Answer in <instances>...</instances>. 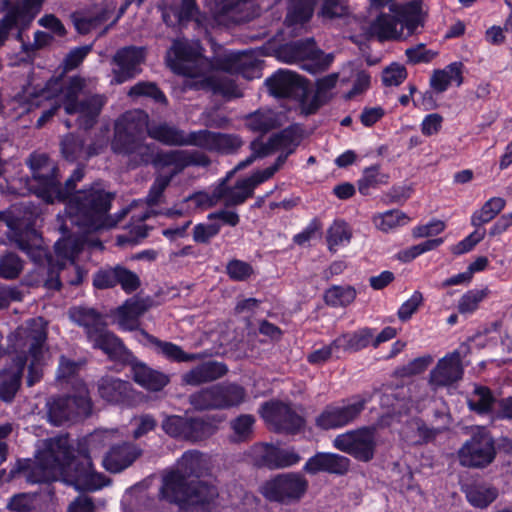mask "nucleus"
<instances>
[{
    "label": "nucleus",
    "mask_w": 512,
    "mask_h": 512,
    "mask_svg": "<svg viewBox=\"0 0 512 512\" xmlns=\"http://www.w3.org/2000/svg\"><path fill=\"white\" fill-rule=\"evenodd\" d=\"M107 432H95L86 441V448H79L81 459L73 455V448L67 435L44 441L36 461L18 460L10 470L7 481L25 473L33 483H47L62 476L64 481L78 490L95 491L105 486L106 477L94 470L91 457L108 444Z\"/></svg>",
    "instance_id": "f257e3e1"
},
{
    "label": "nucleus",
    "mask_w": 512,
    "mask_h": 512,
    "mask_svg": "<svg viewBox=\"0 0 512 512\" xmlns=\"http://www.w3.org/2000/svg\"><path fill=\"white\" fill-rule=\"evenodd\" d=\"M148 114L135 109L123 113L114 124L111 150L127 158L129 168L149 164L153 159V149L146 140Z\"/></svg>",
    "instance_id": "f03ea898"
},
{
    "label": "nucleus",
    "mask_w": 512,
    "mask_h": 512,
    "mask_svg": "<svg viewBox=\"0 0 512 512\" xmlns=\"http://www.w3.org/2000/svg\"><path fill=\"white\" fill-rule=\"evenodd\" d=\"M114 198V193L106 191L101 183L95 182L66 199V216L73 225L86 230L94 231L110 226L108 212Z\"/></svg>",
    "instance_id": "7ed1b4c3"
},
{
    "label": "nucleus",
    "mask_w": 512,
    "mask_h": 512,
    "mask_svg": "<svg viewBox=\"0 0 512 512\" xmlns=\"http://www.w3.org/2000/svg\"><path fill=\"white\" fill-rule=\"evenodd\" d=\"M161 494L170 503L178 504L179 512H212L218 490L202 481L188 483L182 472L172 471L163 479Z\"/></svg>",
    "instance_id": "20e7f679"
},
{
    "label": "nucleus",
    "mask_w": 512,
    "mask_h": 512,
    "mask_svg": "<svg viewBox=\"0 0 512 512\" xmlns=\"http://www.w3.org/2000/svg\"><path fill=\"white\" fill-rule=\"evenodd\" d=\"M14 349L17 354H24L31 357L28 365L26 384L32 387L43 377L41 359L43 356V345L47 340V332L40 320L32 319L27 327L16 331Z\"/></svg>",
    "instance_id": "39448f33"
},
{
    "label": "nucleus",
    "mask_w": 512,
    "mask_h": 512,
    "mask_svg": "<svg viewBox=\"0 0 512 512\" xmlns=\"http://www.w3.org/2000/svg\"><path fill=\"white\" fill-rule=\"evenodd\" d=\"M82 88L83 82L80 78H71L68 85L61 90V105L67 114H78L77 125L79 128L89 130L96 124L105 104V98L101 95H92L79 101L78 95Z\"/></svg>",
    "instance_id": "423d86ee"
},
{
    "label": "nucleus",
    "mask_w": 512,
    "mask_h": 512,
    "mask_svg": "<svg viewBox=\"0 0 512 512\" xmlns=\"http://www.w3.org/2000/svg\"><path fill=\"white\" fill-rule=\"evenodd\" d=\"M245 396L246 391L241 385L222 382L192 393L188 401L198 411L224 410L239 406Z\"/></svg>",
    "instance_id": "0eeeda50"
},
{
    "label": "nucleus",
    "mask_w": 512,
    "mask_h": 512,
    "mask_svg": "<svg viewBox=\"0 0 512 512\" xmlns=\"http://www.w3.org/2000/svg\"><path fill=\"white\" fill-rule=\"evenodd\" d=\"M309 487L308 480L298 472L278 474L265 481L261 494L270 502L289 505L300 501Z\"/></svg>",
    "instance_id": "6e6552de"
},
{
    "label": "nucleus",
    "mask_w": 512,
    "mask_h": 512,
    "mask_svg": "<svg viewBox=\"0 0 512 512\" xmlns=\"http://www.w3.org/2000/svg\"><path fill=\"white\" fill-rule=\"evenodd\" d=\"M495 440L485 427H477L458 450L459 463L468 468H486L496 458Z\"/></svg>",
    "instance_id": "1a4fd4ad"
},
{
    "label": "nucleus",
    "mask_w": 512,
    "mask_h": 512,
    "mask_svg": "<svg viewBox=\"0 0 512 512\" xmlns=\"http://www.w3.org/2000/svg\"><path fill=\"white\" fill-rule=\"evenodd\" d=\"M92 401L87 393L51 397L47 400V418L54 426L77 422L90 416Z\"/></svg>",
    "instance_id": "9d476101"
},
{
    "label": "nucleus",
    "mask_w": 512,
    "mask_h": 512,
    "mask_svg": "<svg viewBox=\"0 0 512 512\" xmlns=\"http://www.w3.org/2000/svg\"><path fill=\"white\" fill-rule=\"evenodd\" d=\"M376 428L365 426L337 435L333 446L361 462L374 458L376 450Z\"/></svg>",
    "instance_id": "9b49d317"
},
{
    "label": "nucleus",
    "mask_w": 512,
    "mask_h": 512,
    "mask_svg": "<svg viewBox=\"0 0 512 512\" xmlns=\"http://www.w3.org/2000/svg\"><path fill=\"white\" fill-rule=\"evenodd\" d=\"M43 0H22L20 3L11 4L10 0H3V6L7 9L0 19V48L9 38L10 32L16 26L21 25V30L27 29L36 14L40 11Z\"/></svg>",
    "instance_id": "f8f14e48"
},
{
    "label": "nucleus",
    "mask_w": 512,
    "mask_h": 512,
    "mask_svg": "<svg viewBox=\"0 0 512 512\" xmlns=\"http://www.w3.org/2000/svg\"><path fill=\"white\" fill-rule=\"evenodd\" d=\"M262 417L276 432L298 433L305 425V419L289 404L272 401L262 405Z\"/></svg>",
    "instance_id": "ddd939ff"
},
{
    "label": "nucleus",
    "mask_w": 512,
    "mask_h": 512,
    "mask_svg": "<svg viewBox=\"0 0 512 512\" xmlns=\"http://www.w3.org/2000/svg\"><path fill=\"white\" fill-rule=\"evenodd\" d=\"M365 405V399L344 406L329 404L315 418V426L323 431L347 426L360 416Z\"/></svg>",
    "instance_id": "4468645a"
},
{
    "label": "nucleus",
    "mask_w": 512,
    "mask_h": 512,
    "mask_svg": "<svg viewBox=\"0 0 512 512\" xmlns=\"http://www.w3.org/2000/svg\"><path fill=\"white\" fill-rule=\"evenodd\" d=\"M146 59V49L137 46H125L116 51L112 58L115 65L114 79L121 84L138 76L142 72L141 65Z\"/></svg>",
    "instance_id": "2eb2a0df"
},
{
    "label": "nucleus",
    "mask_w": 512,
    "mask_h": 512,
    "mask_svg": "<svg viewBox=\"0 0 512 512\" xmlns=\"http://www.w3.org/2000/svg\"><path fill=\"white\" fill-rule=\"evenodd\" d=\"M464 367L459 351L455 350L439 359L430 371L428 383L432 390L450 387L462 380Z\"/></svg>",
    "instance_id": "dca6fc26"
},
{
    "label": "nucleus",
    "mask_w": 512,
    "mask_h": 512,
    "mask_svg": "<svg viewBox=\"0 0 512 512\" xmlns=\"http://www.w3.org/2000/svg\"><path fill=\"white\" fill-rule=\"evenodd\" d=\"M288 50L291 54L289 61L305 60L306 62L303 63L302 68L311 74L327 70L333 61V56L331 54H324L321 50L317 49L312 39L305 42H295Z\"/></svg>",
    "instance_id": "f3484780"
},
{
    "label": "nucleus",
    "mask_w": 512,
    "mask_h": 512,
    "mask_svg": "<svg viewBox=\"0 0 512 512\" xmlns=\"http://www.w3.org/2000/svg\"><path fill=\"white\" fill-rule=\"evenodd\" d=\"M271 95L276 98L303 99L307 94L305 80L297 73L279 70L266 80Z\"/></svg>",
    "instance_id": "a211bd4d"
},
{
    "label": "nucleus",
    "mask_w": 512,
    "mask_h": 512,
    "mask_svg": "<svg viewBox=\"0 0 512 512\" xmlns=\"http://www.w3.org/2000/svg\"><path fill=\"white\" fill-rule=\"evenodd\" d=\"M116 5L112 2H102L73 12L70 17L76 31L86 35L104 24L114 12Z\"/></svg>",
    "instance_id": "6ab92c4d"
},
{
    "label": "nucleus",
    "mask_w": 512,
    "mask_h": 512,
    "mask_svg": "<svg viewBox=\"0 0 512 512\" xmlns=\"http://www.w3.org/2000/svg\"><path fill=\"white\" fill-rule=\"evenodd\" d=\"M148 136L168 146H195L197 131L186 133L184 130L167 122L147 124Z\"/></svg>",
    "instance_id": "aec40b11"
},
{
    "label": "nucleus",
    "mask_w": 512,
    "mask_h": 512,
    "mask_svg": "<svg viewBox=\"0 0 512 512\" xmlns=\"http://www.w3.org/2000/svg\"><path fill=\"white\" fill-rule=\"evenodd\" d=\"M170 67L179 74L197 77L193 65L198 61V52L186 39H176L168 51Z\"/></svg>",
    "instance_id": "412c9836"
},
{
    "label": "nucleus",
    "mask_w": 512,
    "mask_h": 512,
    "mask_svg": "<svg viewBox=\"0 0 512 512\" xmlns=\"http://www.w3.org/2000/svg\"><path fill=\"white\" fill-rule=\"evenodd\" d=\"M244 142L236 134L213 132L207 129L197 131L195 147L210 152L233 154L243 146Z\"/></svg>",
    "instance_id": "4be33fe9"
},
{
    "label": "nucleus",
    "mask_w": 512,
    "mask_h": 512,
    "mask_svg": "<svg viewBox=\"0 0 512 512\" xmlns=\"http://www.w3.org/2000/svg\"><path fill=\"white\" fill-rule=\"evenodd\" d=\"M351 461L343 455L335 453L318 452L310 457L305 465L303 471L316 475L319 472H327L329 474L345 475L350 468Z\"/></svg>",
    "instance_id": "5701e85b"
},
{
    "label": "nucleus",
    "mask_w": 512,
    "mask_h": 512,
    "mask_svg": "<svg viewBox=\"0 0 512 512\" xmlns=\"http://www.w3.org/2000/svg\"><path fill=\"white\" fill-rule=\"evenodd\" d=\"M26 365L27 357L24 354H16L11 366L0 371V400L6 403L14 400L21 387Z\"/></svg>",
    "instance_id": "b1692460"
},
{
    "label": "nucleus",
    "mask_w": 512,
    "mask_h": 512,
    "mask_svg": "<svg viewBox=\"0 0 512 512\" xmlns=\"http://www.w3.org/2000/svg\"><path fill=\"white\" fill-rule=\"evenodd\" d=\"M97 334L92 335L89 342L93 348L103 351L110 360L126 364L133 353L124 345L123 341L105 326Z\"/></svg>",
    "instance_id": "393cba45"
},
{
    "label": "nucleus",
    "mask_w": 512,
    "mask_h": 512,
    "mask_svg": "<svg viewBox=\"0 0 512 512\" xmlns=\"http://www.w3.org/2000/svg\"><path fill=\"white\" fill-rule=\"evenodd\" d=\"M142 450L134 443L123 442L113 445L102 460L104 468L111 473H119L131 466L140 457Z\"/></svg>",
    "instance_id": "a878e982"
},
{
    "label": "nucleus",
    "mask_w": 512,
    "mask_h": 512,
    "mask_svg": "<svg viewBox=\"0 0 512 512\" xmlns=\"http://www.w3.org/2000/svg\"><path fill=\"white\" fill-rule=\"evenodd\" d=\"M99 396L108 403L121 404L132 398V385L112 375L102 376L97 381Z\"/></svg>",
    "instance_id": "bb28decb"
},
{
    "label": "nucleus",
    "mask_w": 512,
    "mask_h": 512,
    "mask_svg": "<svg viewBox=\"0 0 512 512\" xmlns=\"http://www.w3.org/2000/svg\"><path fill=\"white\" fill-rule=\"evenodd\" d=\"M227 372L228 367L226 364L209 360L185 372L182 375V382L190 386H200L222 378Z\"/></svg>",
    "instance_id": "cd10ccee"
},
{
    "label": "nucleus",
    "mask_w": 512,
    "mask_h": 512,
    "mask_svg": "<svg viewBox=\"0 0 512 512\" xmlns=\"http://www.w3.org/2000/svg\"><path fill=\"white\" fill-rule=\"evenodd\" d=\"M126 365L131 367L133 380L147 390L160 391L169 383V377L166 374L150 368L134 355Z\"/></svg>",
    "instance_id": "c85d7f7f"
},
{
    "label": "nucleus",
    "mask_w": 512,
    "mask_h": 512,
    "mask_svg": "<svg viewBox=\"0 0 512 512\" xmlns=\"http://www.w3.org/2000/svg\"><path fill=\"white\" fill-rule=\"evenodd\" d=\"M218 66L227 73L241 74L243 77L251 79L259 72L260 62L250 54L238 52L220 58Z\"/></svg>",
    "instance_id": "c756f323"
},
{
    "label": "nucleus",
    "mask_w": 512,
    "mask_h": 512,
    "mask_svg": "<svg viewBox=\"0 0 512 512\" xmlns=\"http://www.w3.org/2000/svg\"><path fill=\"white\" fill-rule=\"evenodd\" d=\"M150 308V300L139 297H132L118 307L116 316L119 327L123 330H137L139 318Z\"/></svg>",
    "instance_id": "7c9ffc66"
},
{
    "label": "nucleus",
    "mask_w": 512,
    "mask_h": 512,
    "mask_svg": "<svg viewBox=\"0 0 512 512\" xmlns=\"http://www.w3.org/2000/svg\"><path fill=\"white\" fill-rule=\"evenodd\" d=\"M70 319L85 330L88 341L92 334L101 332L100 330L107 326L104 316L94 308L79 306L69 310Z\"/></svg>",
    "instance_id": "2f4dec72"
},
{
    "label": "nucleus",
    "mask_w": 512,
    "mask_h": 512,
    "mask_svg": "<svg viewBox=\"0 0 512 512\" xmlns=\"http://www.w3.org/2000/svg\"><path fill=\"white\" fill-rule=\"evenodd\" d=\"M44 179L46 182V187L48 188V201H53L54 199L64 202L68 199L72 192L75 190L76 185L84 178V169L81 167L76 168L72 175L65 181L64 185H62L58 179V173L55 174V177H46L38 176Z\"/></svg>",
    "instance_id": "473e14b6"
},
{
    "label": "nucleus",
    "mask_w": 512,
    "mask_h": 512,
    "mask_svg": "<svg viewBox=\"0 0 512 512\" xmlns=\"http://www.w3.org/2000/svg\"><path fill=\"white\" fill-rule=\"evenodd\" d=\"M300 460V455L293 449L266 446L260 456L259 464L269 469H279L293 466Z\"/></svg>",
    "instance_id": "72a5a7b5"
},
{
    "label": "nucleus",
    "mask_w": 512,
    "mask_h": 512,
    "mask_svg": "<svg viewBox=\"0 0 512 512\" xmlns=\"http://www.w3.org/2000/svg\"><path fill=\"white\" fill-rule=\"evenodd\" d=\"M373 341V329L364 327L352 333H344L334 339V346L344 352H358Z\"/></svg>",
    "instance_id": "f704fd0d"
},
{
    "label": "nucleus",
    "mask_w": 512,
    "mask_h": 512,
    "mask_svg": "<svg viewBox=\"0 0 512 512\" xmlns=\"http://www.w3.org/2000/svg\"><path fill=\"white\" fill-rule=\"evenodd\" d=\"M213 195L217 199H224L225 206L232 207L244 203L253 195V191L244 183L243 179L237 181L234 187H230L227 180L224 179L215 188Z\"/></svg>",
    "instance_id": "c9c22d12"
},
{
    "label": "nucleus",
    "mask_w": 512,
    "mask_h": 512,
    "mask_svg": "<svg viewBox=\"0 0 512 512\" xmlns=\"http://www.w3.org/2000/svg\"><path fill=\"white\" fill-rule=\"evenodd\" d=\"M463 64L461 62H453L447 65L444 69L434 70L430 78V86L437 93L445 92L452 81L457 85L463 82L462 76Z\"/></svg>",
    "instance_id": "e433bc0d"
},
{
    "label": "nucleus",
    "mask_w": 512,
    "mask_h": 512,
    "mask_svg": "<svg viewBox=\"0 0 512 512\" xmlns=\"http://www.w3.org/2000/svg\"><path fill=\"white\" fill-rule=\"evenodd\" d=\"M319 0H288L285 15V24L288 27L303 25L313 16L314 9Z\"/></svg>",
    "instance_id": "4c0bfd02"
},
{
    "label": "nucleus",
    "mask_w": 512,
    "mask_h": 512,
    "mask_svg": "<svg viewBox=\"0 0 512 512\" xmlns=\"http://www.w3.org/2000/svg\"><path fill=\"white\" fill-rule=\"evenodd\" d=\"M142 334L147 338V340L153 344L157 351L163 354L166 358L176 361V362H192L196 360H200L202 355L199 353H186L182 350V348L174 343L161 341L153 335L148 334L145 331H142Z\"/></svg>",
    "instance_id": "58836bf2"
},
{
    "label": "nucleus",
    "mask_w": 512,
    "mask_h": 512,
    "mask_svg": "<svg viewBox=\"0 0 512 512\" xmlns=\"http://www.w3.org/2000/svg\"><path fill=\"white\" fill-rule=\"evenodd\" d=\"M207 461L203 453L197 450L186 451L178 461L176 472H182L185 477H201L207 472Z\"/></svg>",
    "instance_id": "ea45409f"
},
{
    "label": "nucleus",
    "mask_w": 512,
    "mask_h": 512,
    "mask_svg": "<svg viewBox=\"0 0 512 512\" xmlns=\"http://www.w3.org/2000/svg\"><path fill=\"white\" fill-rule=\"evenodd\" d=\"M216 427L202 417H187L183 440L196 443L211 437Z\"/></svg>",
    "instance_id": "a19ab883"
},
{
    "label": "nucleus",
    "mask_w": 512,
    "mask_h": 512,
    "mask_svg": "<svg viewBox=\"0 0 512 512\" xmlns=\"http://www.w3.org/2000/svg\"><path fill=\"white\" fill-rule=\"evenodd\" d=\"M399 17L390 14H380L370 25V33L378 40L385 41L400 37L397 30Z\"/></svg>",
    "instance_id": "79ce46f5"
},
{
    "label": "nucleus",
    "mask_w": 512,
    "mask_h": 512,
    "mask_svg": "<svg viewBox=\"0 0 512 512\" xmlns=\"http://www.w3.org/2000/svg\"><path fill=\"white\" fill-rule=\"evenodd\" d=\"M271 144H274L275 151L293 154L301 143L300 129L296 126H289L271 135Z\"/></svg>",
    "instance_id": "37998d69"
},
{
    "label": "nucleus",
    "mask_w": 512,
    "mask_h": 512,
    "mask_svg": "<svg viewBox=\"0 0 512 512\" xmlns=\"http://www.w3.org/2000/svg\"><path fill=\"white\" fill-rule=\"evenodd\" d=\"M246 127L252 132L265 134L278 127V119L271 110H258L249 115L245 119Z\"/></svg>",
    "instance_id": "c03bdc74"
},
{
    "label": "nucleus",
    "mask_w": 512,
    "mask_h": 512,
    "mask_svg": "<svg viewBox=\"0 0 512 512\" xmlns=\"http://www.w3.org/2000/svg\"><path fill=\"white\" fill-rule=\"evenodd\" d=\"M506 201L501 197H493L486 201L483 206L475 211L471 217V224L480 228L493 220L504 208Z\"/></svg>",
    "instance_id": "a18cd8bd"
},
{
    "label": "nucleus",
    "mask_w": 512,
    "mask_h": 512,
    "mask_svg": "<svg viewBox=\"0 0 512 512\" xmlns=\"http://www.w3.org/2000/svg\"><path fill=\"white\" fill-rule=\"evenodd\" d=\"M498 497V489L491 485L474 484L466 489L468 502L478 508H486Z\"/></svg>",
    "instance_id": "49530a36"
},
{
    "label": "nucleus",
    "mask_w": 512,
    "mask_h": 512,
    "mask_svg": "<svg viewBox=\"0 0 512 512\" xmlns=\"http://www.w3.org/2000/svg\"><path fill=\"white\" fill-rule=\"evenodd\" d=\"M30 167L32 169V177L37 182L41 193L46 198L48 197V188L46 187L45 180L38 177L43 176L44 178L55 177L58 173V169L48 162V158L44 155L33 156L30 159Z\"/></svg>",
    "instance_id": "de8ad7c7"
},
{
    "label": "nucleus",
    "mask_w": 512,
    "mask_h": 512,
    "mask_svg": "<svg viewBox=\"0 0 512 512\" xmlns=\"http://www.w3.org/2000/svg\"><path fill=\"white\" fill-rule=\"evenodd\" d=\"M400 32L405 27L413 34L420 25L421 3L413 0L398 7Z\"/></svg>",
    "instance_id": "09e8293b"
},
{
    "label": "nucleus",
    "mask_w": 512,
    "mask_h": 512,
    "mask_svg": "<svg viewBox=\"0 0 512 512\" xmlns=\"http://www.w3.org/2000/svg\"><path fill=\"white\" fill-rule=\"evenodd\" d=\"M498 400L493 396L492 391L486 386H476L473 391V398L468 401L469 408L478 414H488L493 411V406Z\"/></svg>",
    "instance_id": "8fccbe9b"
},
{
    "label": "nucleus",
    "mask_w": 512,
    "mask_h": 512,
    "mask_svg": "<svg viewBox=\"0 0 512 512\" xmlns=\"http://www.w3.org/2000/svg\"><path fill=\"white\" fill-rule=\"evenodd\" d=\"M389 175L381 172L379 165L367 167L363 176L358 180V190L362 195H369L371 189H376L382 184H387Z\"/></svg>",
    "instance_id": "3c124183"
},
{
    "label": "nucleus",
    "mask_w": 512,
    "mask_h": 512,
    "mask_svg": "<svg viewBox=\"0 0 512 512\" xmlns=\"http://www.w3.org/2000/svg\"><path fill=\"white\" fill-rule=\"evenodd\" d=\"M338 74L332 73L316 82V91L310 103V112H315L320 106L327 103L331 98V90L336 86Z\"/></svg>",
    "instance_id": "603ef678"
},
{
    "label": "nucleus",
    "mask_w": 512,
    "mask_h": 512,
    "mask_svg": "<svg viewBox=\"0 0 512 512\" xmlns=\"http://www.w3.org/2000/svg\"><path fill=\"white\" fill-rule=\"evenodd\" d=\"M170 10L175 17V23L181 27L186 26L191 21L199 23L200 9L196 0H181L179 4L172 6Z\"/></svg>",
    "instance_id": "864d4df0"
},
{
    "label": "nucleus",
    "mask_w": 512,
    "mask_h": 512,
    "mask_svg": "<svg viewBox=\"0 0 512 512\" xmlns=\"http://www.w3.org/2000/svg\"><path fill=\"white\" fill-rule=\"evenodd\" d=\"M356 298V290L352 286H333L324 295L325 302L333 307L348 306Z\"/></svg>",
    "instance_id": "5fc2aeb1"
},
{
    "label": "nucleus",
    "mask_w": 512,
    "mask_h": 512,
    "mask_svg": "<svg viewBox=\"0 0 512 512\" xmlns=\"http://www.w3.org/2000/svg\"><path fill=\"white\" fill-rule=\"evenodd\" d=\"M128 95L131 97H149L155 103L162 105H167L168 103L167 97L154 82L140 81L130 88Z\"/></svg>",
    "instance_id": "6e6d98bb"
},
{
    "label": "nucleus",
    "mask_w": 512,
    "mask_h": 512,
    "mask_svg": "<svg viewBox=\"0 0 512 512\" xmlns=\"http://www.w3.org/2000/svg\"><path fill=\"white\" fill-rule=\"evenodd\" d=\"M55 253L58 258L57 264L61 263L66 266V261L70 263L75 262V258L80 252V247L76 240L71 238H64L58 240L54 245Z\"/></svg>",
    "instance_id": "4d7b16f0"
},
{
    "label": "nucleus",
    "mask_w": 512,
    "mask_h": 512,
    "mask_svg": "<svg viewBox=\"0 0 512 512\" xmlns=\"http://www.w3.org/2000/svg\"><path fill=\"white\" fill-rule=\"evenodd\" d=\"M489 295L488 288L474 289L466 292L459 300L458 311L461 314H470L476 311L479 304Z\"/></svg>",
    "instance_id": "13d9d810"
},
{
    "label": "nucleus",
    "mask_w": 512,
    "mask_h": 512,
    "mask_svg": "<svg viewBox=\"0 0 512 512\" xmlns=\"http://www.w3.org/2000/svg\"><path fill=\"white\" fill-rule=\"evenodd\" d=\"M23 270V262L15 253H7L0 258V277L8 280L18 278Z\"/></svg>",
    "instance_id": "bf43d9fd"
},
{
    "label": "nucleus",
    "mask_w": 512,
    "mask_h": 512,
    "mask_svg": "<svg viewBox=\"0 0 512 512\" xmlns=\"http://www.w3.org/2000/svg\"><path fill=\"white\" fill-rule=\"evenodd\" d=\"M351 231L344 221H335L327 231V243L330 251H335L334 247L349 242Z\"/></svg>",
    "instance_id": "052dcab7"
},
{
    "label": "nucleus",
    "mask_w": 512,
    "mask_h": 512,
    "mask_svg": "<svg viewBox=\"0 0 512 512\" xmlns=\"http://www.w3.org/2000/svg\"><path fill=\"white\" fill-rule=\"evenodd\" d=\"M409 217L400 210H390L375 218L376 226L384 231L389 232L390 230L407 224Z\"/></svg>",
    "instance_id": "680f3d73"
},
{
    "label": "nucleus",
    "mask_w": 512,
    "mask_h": 512,
    "mask_svg": "<svg viewBox=\"0 0 512 512\" xmlns=\"http://www.w3.org/2000/svg\"><path fill=\"white\" fill-rule=\"evenodd\" d=\"M61 151L67 160L75 161L84 151V141L72 133L67 134L61 141Z\"/></svg>",
    "instance_id": "e2e57ef3"
},
{
    "label": "nucleus",
    "mask_w": 512,
    "mask_h": 512,
    "mask_svg": "<svg viewBox=\"0 0 512 512\" xmlns=\"http://www.w3.org/2000/svg\"><path fill=\"white\" fill-rule=\"evenodd\" d=\"M186 418V416L179 415L165 416L161 427L163 431L170 437L183 440Z\"/></svg>",
    "instance_id": "0e129e2a"
},
{
    "label": "nucleus",
    "mask_w": 512,
    "mask_h": 512,
    "mask_svg": "<svg viewBox=\"0 0 512 512\" xmlns=\"http://www.w3.org/2000/svg\"><path fill=\"white\" fill-rule=\"evenodd\" d=\"M254 423L255 418L250 414H242L231 421V428L236 434L238 441H245L250 438Z\"/></svg>",
    "instance_id": "69168bd1"
},
{
    "label": "nucleus",
    "mask_w": 512,
    "mask_h": 512,
    "mask_svg": "<svg viewBox=\"0 0 512 512\" xmlns=\"http://www.w3.org/2000/svg\"><path fill=\"white\" fill-rule=\"evenodd\" d=\"M220 229L221 225L216 221L199 223L193 228V240L196 243L208 244L220 232Z\"/></svg>",
    "instance_id": "338daca9"
},
{
    "label": "nucleus",
    "mask_w": 512,
    "mask_h": 512,
    "mask_svg": "<svg viewBox=\"0 0 512 512\" xmlns=\"http://www.w3.org/2000/svg\"><path fill=\"white\" fill-rule=\"evenodd\" d=\"M226 273L234 281H245L253 274V267L245 261L233 259L227 263Z\"/></svg>",
    "instance_id": "774afa93"
}]
</instances>
